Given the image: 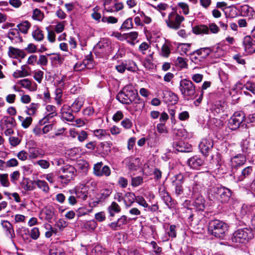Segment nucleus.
Wrapping results in <instances>:
<instances>
[{
	"mask_svg": "<svg viewBox=\"0 0 255 255\" xmlns=\"http://www.w3.org/2000/svg\"><path fill=\"white\" fill-rule=\"evenodd\" d=\"M138 96L137 92L132 85H127L117 96V99L121 103L129 105Z\"/></svg>",
	"mask_w": 255,
	"mask_h": 255,
	"instance_id": "nucleus-1",
	"label": "nucleus"
},
{
	"mask_svg": "<svg viewBox=\"0 0 255 255\" xmlns=\"http://www.w3.org/2000/svg\"><path fill=\"white\" fill-rule=\"evenodd\" d=\"M58 180L62 184L67 185L74 179L76 174V170L70 165H66L58 171Z\"/></svg>",
	"mask_w": 255,
	"mask_h": 255,
	"instance_id": "nucleus-2",
	"label": "nucleus"
},
{
	"mask_svg": "<svg viewBox=\"0 0 255 255\" xmlns=\"http://www.w3.org/2000/svg\"><path fill=\"white\" fill-rule=\"evenodd\" d=\"M227 229V225L219 220L211 221L208 226L209 232L217 238L223 237Z\"/></svg>",
	"mask_w": 255,
	"mask_h": 255,
	"instance_id": "nucleus-3",
	"label": "nucleus"
},
{
	"mask_svg": "<svg viewBox=\"0 0 255 255\" xmlns=\"http://www.w3.org/2000/svg\"><path fill=\"white\" fill-rule=\"evenodd\" d=\"M253 238L252 231L247 228L240 229L233 234L231 240L233 243L241 244H245Z\"/></svg>",
	"mask_w": 255,
	"mask_h": 255,
	"instance_id": "nucleus-4",
	"label": "nucleus"
},
{
	"mask_svg": "<svg viewBox=\"0 0 255 255\" xmlns=\"http://www.w3.org/2000/svg\"><path fill=\"white\" fill-rule=\"evenodd\" d=\"M211 52L209 48H201L197 49L190 54L192 62L198 65H201L205 59L209 56Z\"/></svg>",
	"mask_w": 255,
	"mask_h": 255,
	"instance_id": "nucleus-5",
	"label": "nucleus"
},
{
	"mask_svg": "<svg viewBox=\"0 0 255 255\" xmlns=\"http://www.w3.org/2000/svg\"><path fill=\"white\" fill-rule=\"evenodd\" d=\"M184 19L182 15L176 11H172L168 13V17L165 22L168 27L177 30L180 27L181 23Z\"/></svg>",
	"mask_w": 255,
	"mask_h": 255,
	"instance_id": "nucleus-6",
	"label": "nucleus"
},
{
	"mask_svg": "<svg viewBox=\"0 0 255 255\" xmlns=\"http://www.w3.org/2000/svg\"><path fill=\"white\" fill-rule=\"evenodd\" d=\"M210 193L211 195H216L217 199L222 203H227L232 195L230 189L223 186L213 187Z\"/></svg>",
	"mask_w": 255,
	"mask_h": 255,
	"instance_id": "nucleus-7",
	"label": "nucleus"
},
{
	"mask_svg": "<svg viewBox=\"0 0 255 255\" xmlns=\"http://www.w3.org/2000/svg\"><path fill=\"white\" fill-rule=\"evenodd\" d=\"M179 90L183 96L187 99L192 98L195 93V86L190 80L187 79L181 80Z\"/></svg>",
	"mask_w": 255,
	"mask_h": 255,
	"instance_id": "nucleus-8",
	"label": "nucleus"
},
{
	"mask_svg": "<svg viewBox=\"0 0 255 255\" xmlns=\"http://www.w3.org/2000/svg\"><path fill=\"white\" fill-rule=\"evenodd\" d=\"M245 120V114L242 111L236 112L228 120V127L233 130L237 129Z\"/></svg>",
	"mask_w": 255,
	"mask_h": 255,
	"instance_id": "nucleus-9",
	"label": "nucleus"
},
{
	"mask_svg": "<svg viewBox=\"0 0 255 255\" xmlns=\"http://www.w3.org/2000/svg\"><path fill=\"white\" fill-rule=\"evenodd\" d=\"M126 108V109L131 114H132L135 112L141 111L144 108L145 103L144 101L138 96Z\"/></svg>",
	"mask_w": 255,
	"mask_h": 255,
	"instance_id": "nucleus-10",
	"label": "nucleus"
},
{
	"mask_svg": "<svg viewBox=\"0 0 255 255\" xmlns=\"http://www.w3.org/2000/svg\"><path fill=\"white\" fill-rule=\"evenodd\" d=\"M172 184L175 187V194L177 196L180 195L183 193V188L182 184L183 183V176L179 174L175 175L172 178Z\"/></svg>",
	"mask_w": 255,
	"mask_h": 255,
	"instance_id": "nucleus-11",
	"label": "nucleus"
},
{
	"mask_svg": "<svg viewBox=\"0 0 255 255\" xmlns=\"http://www.w3.org/2000/svg\"><path fill=\"white\" fill-rule=\"evenodd\" d=\"M213 142L210 138L203 139L200 142L199 147L202 154L205 156L208 154L209 151L212 148Z\"/></svg>",
	"mask_w": 255,
	"mask_h": 255,
	"instance_id": "nucleus-12",
	"label": "nucleus"
},
{
	"mask_svg": "<svg viewBox=\"0 0 255 255\" xmlns=\"http://www.w3.org/2000/svg\"><path fill=\"white\" fill-rule=\"evenodd\" d=\"M243 44L247 53H253L255 52V41L250 36H246L244 38Z\"/></svg>",
	"mask_w": 255,
	"mask_h": 255,
	"instance_id": "nucleus-13",
	"label": "nucleus"
},
{
	"mask_svg": "<svg viewBox=\"0 0 255 255\" xmlns=\"http://www.w3.org/2000/svg\"><path fill=\"white\" fill-rule=\"evenodd\" d=\"M8 55L12 58H24L26 54L21 49L10 46L7 52Z\"/></svg>",
	"mask_w": 255,
	"mask_h": 255,
	"instance_id": "nucleus-14",
	"label": "nucleus"
},
{
	"mask_svg": "<svg viewBox=\"0 0 255 255\" xmlns=\"http://www.w3.org/2000/svg\"><path fill=\"white\" fill-rule=\"evenodd\" d=\"M17 84H19L23 88L28 90L30 91H35L37 88V85L35 82H31L28 79H24L19 80Z\"/></svg>",
	"mask_w": 255,
	"mask_h": 255,
	"instance_id": "nucleus-15",
	"label": "nucleus"
},
{
	"mask_svg": "<svg viewBox=\"0 0 255 255\" xmlns=\"http://www.w3.org/2000/svg\"><path fill=\"white\" fill-rule=\"evenodd\" d=\"M75 194L76 197L81 200H85L88 197V189L84 185H81L75 188Z\"/></svg>",
	"mask_w": 255,
	"mask_h": 255,
	"instance_id": "nucleus-16",
	"label": "nucleus"
},
{
	"mask_svg": "<svg viewBox=\"0 0 255 255\" xmlns=\"http://www.w3.org/2000/svg\"><path fill=\"white\" fill-rule=\"evenodd\" d=\"M188 165L192 168L198 169L204 163V160L196 155L189 158L188 160Z\"/></svg>",
	"mask_w": 255,
	"mask_h": 255,
	"instance_id": "nucleus-17",
	"label": "nucleus"
},
{
	"mask_svg": "<svg viewBox=\"0 0 255 255\" xmlns=\"http://www.w3.org/2000/svg\"><path fill=\"white\" fill-rule=\"evenodd\" d=\"M93 66L92 60L90 58L85 59L83 61L77 62L74 67V69L76 71H80L86 68H91Z\"/></svg>",
	"mask_w": 255,
	"mask_h": 255,
	"instance_id": "nucleus-18",
	"label": "nucleus"
},
{
	"mask_svg": "<svg viewBox=\"0 0 255 255\" xmlns=\"http://www.w3.org/2000/svg\"><path fill=\"white\" fill-rule=\"evenodd\" d=\"M7 37L13 42H19L22 40L19 31L16 28L10 29L7 33Z\"/></svg>",
	"mask_w": 255,
	"mask_h": 255,
	"instance_id": "nucleus-19",
	"label": "nucleus"
},
{
	"mask_svg": "<svg viewBox=\"0 0 255 255\" xmlns=\"http://www.w3.org/2000/svg\"><path fill=\"white\" fill-rule=\"evenodd\" d=\"M30 68L26 65H23L20 67V69L15 71L12 76L15 78L25 77L30 75L29 70Z\"/></svg>",
	"mask_w": 255,
	"mask_h": 255,
	"instance_id": "nucleus-20",
	"label": "nucleus"
},
{
	"mask_svg": "<svg viewBox=\"0 0 255 255\" xmlns=\"http://www.w3.org/2000/svg\"><path fill=\"white\" fill-rule=\"evenodd\" d=\"M84 103V99L82 97L77 98L71 105L72 112L77 113L79 112Z\"/></svg>",
	"mask_w": 255,
	"mask_h": 255,
	"instance_id": "nucleus-21",
	"label": "nucleus"
},
{
	"mask_svg": "<svg viewBox=\"0 0 255 255\" xmlns=\"http://www.w3.org/2000/svg\"><path fill=\"white\" fill-rule=\"evenodd\" d=\"M44 155V153L42 149L35 148L30 149L28 154V156L31 159L42 158Z\"/></svg>",
	"mask_w": 255,
	"mask_h": 255,
	"instance_id": "nucleus-22",
	"label": "nucleus"
},
{
	"mask_svg": "<svg viewBox=\"0 0 255 255\" xmlns=\"http://www.w3.org/2000/svg\"><path fill=\"white\" fill-rule=\"evenodd\" d=\"M97 226V224L94 220L83 221L81 224V227L88 231L94 230Z\"/></svg>",
	"mask_w": 255,
	"mask_h": 255,
	"instance_id": "nucleus-23",
	"label": "nucleus"
},
{
	"mask_svg": "<svg viewBox=\"0 0 255 255\" xmlns=\"http://www.w3.org/2000/svg\"><path fill=\"white\" fill-rule=\"evenodd\" d=\"M121 210L120 206L115 202H113L108 207V211L111 217H114L116 214L120 213Z\"/></svg>",
	"mask_w": 255,
	"mask_h": 255,
	"instance_id": "nucleus-24",
	"label": "nucleus"
},
{
	"mask_svg": "<svg viewBox=\"0 0 255 255\" xmlns=\"http://www.w3.org/2000/svg\"><path fill=\"white\" fill-rule=\"evenodd\" d=\"M159 195L165 204L167 206L169 205V203L171 202V198L168 193L164 187H161L159 190Z\"/></svg>",
	"mask_w": 255,
	"mask_h": 255,
	"instance_id": "nucleus-25",
	"label": "nucleus"
},
{
	"mask_svg": "<svg viewBox=\"0 0 255 255\" xmlns=\"http://www.w3.org/2000/svg\"><path fill=\"white\" fill-rule=\"evenodd\" d=\"M46 220L50 221L53 219L55 215L54 210L52 207H47L44 208L42 212Z\"/></svg>",
	"mask_w": 255,
	"mask_h": 255,
	"instance_id": "nucleus-26",
	"label": "nucleus"
},
{
	"mask_svg": "<svg viewBox=\"0 0 255 255\" xmlns=\"http://www.w3.org/2000/svg\"><path fill=\"white\" fill-rule=\"evenodd\" d=\"M1 225L3 228L9 234L10 238L14 237V233L12 225L9 222L7 221H3L1 223Z\"/></svg>",
	"mask_w": 255,
	"mask_h": 255,
	"instance_id": "nucleus-27",
	"label": "nucleus"
},
{
	"mask_svg": "<svg viewBox=\"0 0 255 255\" xmlns=\"http://www.w3.org/2000/svg\"><path fill=\"white\" fill-rule=\"evenodd\" d=\"M30 27L31 24L27 20L23 21L17 25V27L18 28V30L23 34L27 33Z\"/></svg>",
	"mask_w": 255,
	"mask_h": 255,
	"instance_id": "nucleus-28",
	"label": "nucleus"
},
{
	"mask_svg": "<svg viewBox=\"0 0 255 255\" xmlns=\"http://www.w3.org/2000/svg\"><path fill=\"white\" fill-rule=\"evenodd\" d=\"M14 119L11 118H7L5 121L6 125V128H7V129L4 131L5 135L8 136L13 133V131L11 127L14 126Z\"/></svg>",
	"mask_w": 255,
	"mask_h": 255,
	"instance_id": "nucleus-29",
	"label": "nucleus"
},
{
	"mask_svg": "<svg viewBox=\"0 0 255 255\" xmlns=\"http://www.w3.org/2000/svg\"><path fill=\"white\" fill-rule=\"evenodd\" d=\"M194 205L199 210H203L205 208V200L202 196L198 195L194 201Z\"/></svg>",
	"mask_w": 255,
	"mask_h": 255,
	"instance_id": "nucleus-30",
	"label": "nucleus"
},
{
	"mask_svg": "<svg viewBox=\"0 0 255 255\" xmlns=\"http://www.w3.org/2000/svg\"><path fill=\"white\" fill-rule=\"evenodd\" d=\"M165 98L167 102H169L171 104H175L178 100L177 96L172 92H167L165 95Z\"/></svg>",
	"mask_w": 255,
	"mask_h": 255,
	"instance_id": "nucleus-31",
	"label": "nucleus"
},
{
	"mask_svg": "<svg viewBox=\"0 0 255 255\" xmlns=\"http://www.w3.org/2000/svg\"><path fill=\"white\" fill-rule=\"evenodd\" d=\"M35 183L37 186L44 192L48 193L49 192V187L46 181L38 179L35 181Z\"/></svg>",
	"mask_w": 255,
	"mask_h": 255,
	"instance_id": "nucleus-32",
	"label": "nucleus"
},
{
	"mask_svg": "<svg viewBox=\"0 0 255 255\" xmlns=\"http://www.w3.org/2000/svg\"><path fill=\"white\" fill-rule=\"evenodd\" d=\"M94 135L99 139H103L110 136V133L105 129H99L93 131Z\"/></svg>",
	"mask_w": 255,
	"mask_h": 255,
	"instance_id": "nucleus-33",
	"label": "nucleus"
},
{
	"mask_svg": "<svg viewBox=\"0 0 255 255\" xmlns=\"http://www.w3.org/2000/svg\"><path fill=\"white\" fill-rule=\"evenodd\" d=\"M39 104L38 103H32L27 108L26 112L29 116H33L36 114L37 109L39 107Z\"/></svg>",
	"mask_w": 255,
	"mask_h": 255,
	"instance_id": "nucleus-34",
	"label": "nucleus"
},
{
	"mask_svg": "<svg viewBox=\"0 0 255 255\" xmlns=\"http://www.w3.org/2000/svg\"><path fill=\"white\" fill-rule=\"evenodd\" d=\"M61 115L62 118L67 121L71 122L74 119V117L71 112L66 111L64 107H63L61 109Z\"/></svg>",
	"mask_w": 255,
	"mask_h": 255,
	"instance_id": "nucleus-35",
	"label": "nucleus"
},
{
	"mask_svg": "<svg viewBox=\"0 0 255 255\" xmlns=\"http://www.w3.org/2000/svg\"><path fill=\"white\" fill-rule=\"evenodd\" d=\"M32 35L33 38L37 41L43 40L44 37L43 31L38 27L36 28L35 30L33 31Z\"/></svg>",
	"mask_w": 255,
	"mask_h": 255,
	"instance_id": "nucleus-36",
	"label": "nucleus"
},
{
	"mask_svg": "<svg viewBox=\"0 0 255 255\" xmlns=\"http://www.w3.org/2000/svg\"><path fill=\"white\" fill-rule=\"evenodd\" d=\"M195 33L196 34H208L209 28L208 26L206 25H201L195 27L194 29Z\"/></svg>",
	"mask_w": 255,
	"mask_h": 255,
	"instance_id": "nucleus-37",
	"label": "nucleus"
},
{
	"mask_svg": "<svg viewBox=\"0 0 255 255\" xmlns=\"http://www.w3.org/2000/svg\"><path fill=\"white\" fill-rule=\"evenodd\" d=\"M253 171V169L251 166H248L244 168L242 172V174L239 177L238 180L242 181L245 178L248 177Z\"/></svg>",
	"mask_w": 255,
	"mask_h": 255,
	"instance_id": "nucleus-38",
	"label": "nucleus"
},
{
	"mask_svg": "<svg viewBox=\"0 0 255 255\" xmlns=\"http://www.w3.org/2000/svg\"><path fill=\"white\" fill-rule=\"evenodd\" d=\"M19 120L21 122V126L25 128H27L31 124L32 119L31 117L24 118L22 116H18Z\"/></svg>",
	"mask_w": 255,
	"mask_h": 255,
	"instance_id": "nucleus-39",
	"label": "nucleus"
},
{
	"mask_svg": "<svg viewBox=\"0 0 255 255\" xmlns=\"http://www.w3.org/2000/svg\"><path fill=\"white\" fill-rule=\"evenodd\" d=\"M56 116L57 115L45 113L44 117L39 121V123L40 125H43L47 123H50L52 119Z\"/></svg>",
	"mask_w": 255,
	"mask_h": 255,
	"instance_id": "nucleus-40",
	"label": "nucleus"
},
{
	"mask_svg": "<svg viewBox=\"0 0 255 255\" xmlns=\"http://www.w3.org/2000/svg\"><path fill=\"white\" fill-rule=\"evenodd\" d=\"M32 17L34 20L41 21L44 18V13L40 9L35 8L33 11Z\"/></svg>",
	"mask_w": 255,
	"mask_h": 255,
	"instance_id": "nucleus-41",
	"label": "nucleus"
},
{
	"mask_svg": "<svg viewBox=\"0 0 255 255\" xmlns=\"http://www.w3.org/2000/svg\"><path fill=\"white\" fill-rule=\"evenodd\" d=\"M234 162L238 165H242L246 161V157L243 154H239L233 158Z\"/></svg>",
	"mask_w": 255,
	"mask_h": 255,
	"instance_id": "nucleus-42",
	"label": "nucleus"
},
{
	"mask_svg": "<svg viewBox=\"0 0 255 255\" xmlns=\"http://www.w3.org/2000/svg\"><path fill=\"white\" fill-rule=\"evenodd\" d=\"M62 89L60 88H57L55 91V100L58 105H60L62 103Z\"/></svg>",
	"mask_w": 255,
	"mask_h": 255,
	"instance_id": "nucleus-43",
	"label": "nucleus"
},
{
	"mask_svg": "<svg viewBox=\"0 0 255 255\" xmlns=\"http://www.w3.org/2000/svg\"><path fill=\"white\" fill-rule=\"evenodd\" d=\"M100 8L98 6H96L93 9V12L91 14V16L94 20L100 21L102 18L101 13L99 12Z\"/></svg>",
	"mask_w": 255,
	"mask_h": 255,
	"instance_id": "nucleus-44",
	"label": "nucleus"
},
{
	"mask_svg": "<svg viewBox=\"0 0 255 255\" xmlns=\"http://www.w3.org/2000/svg\"><path fill=\"white\" fill-rule=\"evenodd\" d=\"M109 41L108 40L104 39L99 42L96 45V48L103 49L102 51H106L107 49H109Z\"/></svg>",
	"mask_w": 255,
	"mask_h": 255,
	"instance_id": "nucleus-45",
	"label": "nucleus"
},
{
	"mask_svg": "<svg viewBox=\"0 0 255 255\" xmlns=\"http://www.w3.org/2000/svg\"><path fill=\"white\" fill-rule=\"evenodd\" d=\"M0 183L3 187H8L9 182L8 180V174H0Z\"/></svg>",
	"mask_w": 255,
	"mask_h": 255,
	"instance_id": "nucleus-46",
	"label": "nucleus"
},
{
	"mask_svg": "<svg viewBox=\"0 0 255 255\" xmlns=\"http://www.w3.org/2000/svg\"><path fill=\"white\" fill-rule=\"evenodd\" d=\"M44 73L40 70H35L33 72V78L38 83H40L43 78Z\"/></svg>",
	"mask_w": 255,
	"mask_h": 255,
	"instance_id": "nucleus-47",
	"label": "nucleus"
},
{
	"mask_svg": "<svg viewBox=\"0 0 255 255\" xmlns=\"http://www.w3.org/2000/svg\"><path fill=\"white\" fill-rule=\"evenodd\" d=\"M114 1L115 0H104V5L105 7V9L107 11H114V9L113 7H112Z\"/></svg>",
	"mask_w": 255,
	"mask_h": 255,
	"instance_id": "nucleus-48",
	"label": "nucleus"
},
{
	"mask_svg": "<svg viewBox=\"0 0 255 255\" xmlns=\"http://www.w3.org/2000/svg\"><path fill=\"white\" fill-rule=\"evenodd\" d=\"M177 6L182 9L184 14L187 15L189 13V7L187 3L180 2L177 3Z\"/></svg>",
	"mask_w": 255,
	"mask_h": 255,
	"instance_id": "nucleus-49",
	"label": "nucleus"
},
{
	"mask_svg": "<svg viewBox=\"0 0 255 255\" xmlns=\"http://www.w3.org/2000/svg\"><path fill=\"white\" fill-rule=\"evenodd\" d=\"M111 174V169L110 167L107 165H105L101 169L100 174L99 173L98 176L101 177L103 176H109Z\"/></svg>",
	"mask_w": 255,
	"mask_h": 255,
	"instance_id": "nucleus-50",
	"label": "nucleus"
},
{
	"mask_svg": "<svg viewBox=\"0 0 255 255\" xmlns=\"http://www.w3.org/2000/svg\"><path fill=\"white\" fill-rule=\"evenodd\" d=\"M30 236L34 240L38 239L40 236L39 229L37 227L33 228L30 231Z\"/></svg>",
	"mask_w": 255,
	"mask_h": 255,
	"instance_id": "nucleus-51",
	"label": "nucleus"
},
{
	"mask_svg": "<svg viewBox=\"0 0 255 255\" xmlns=\"http://www.w3.org/2000/svg\"><path fill=\"white\" fill-rule=\"evenodd\" d=\"M170 53V49L169 45L165 43L161 47V55L165 57H168Z\"/></svg>",
	"mask_w": 255,
	"mask_h": 255,
	"instance_id": "nucleus-52",
	"label": "nucleus"
},
{
	"mask_svg": "<svg viewBox=\"0 0 255 255\" xmlns=\"http://www.w3.org/2000/svg\"><path fill=\"white\" fill-rule=\"evenodd\" d=\"M125 66H126V69L128 71H134L136 68L135 63L131 61L128 60L124 62Z\"/></svg>",
	"mask_w": 255,
	"mask_h": 255,
	"instance_id": "nucleus-53",
	"label": "nucleus"
},
{
	"mask_svg": "<svg viewBox=\"0 0 255 255\" xmlns=\"http://www.w3.org/2000/svg\"><path fill=\"white\" fill-rule=\"evenodd\" d=\"M143 182V178L141 176L132 177L131 185L133 187L140 185Z\"/></svg>",
	"mask_w": 255,
	"mask_h": 255,
	"instance_id": "nucleus-54",
	"label": "nucleus"
},
{
	"mask_svg": "<svg viewBox=\"0 0 255 255\" xmlns=\"http://www.w3.org/2000/svg\"><path fill=\"white\" fill-rule=\"evenodd\" d=\"M136 196L134 194L131 192H128L125 194V200L128 201L129 203V206L134 203Z\"/></svg>",
	"mask_w": 255,
	"mask_h": 255,
	"instance_id": "nucleus-55",
	"label": "nucleus"
},
{
	"mask_svg": "<svg viewBox=\"0 0 255 255\" xmlns=\"http://www.w3.org/2000/svg\"><path fill=\"white\" fill-rule=\"evenodd\" d=\"M47 30V39L51 43H54L56 41V35L55 32L49 30L48 27H46Z\"/></svg>",
	"mask_w": 255,
	"mask_h": 255,
	"instance_id": "nucleus-56",
	"label": "nucleus"
},
{
	"mask_svg": "<svg viewBox=\"0 0 255 255\" xmlns=\"http://www.w3.org/2000/svg\"><path fill=\"white\" fill-rule=\"evenodd\" d=\"M36 164L38 165L42 169H48L50 167V163L44 159H40L36 161Z\"/></svg>",
	"mask_w": 255,
	"mask_h": 255,
	"instance_id": "nucleus-57",
	"label": "nucleus"
},
{
	"mask_svg": "<svg viewBox=\"0 0 255 255\" xmlns=\"http://www.w3.org/2000/svg\"><path fill=\"white\" fill-rule=\"evenodd\" d=\"M135 201L139 205L142 206L144 208L148 207V205L147 203L144 198L141 196H138L135 197Z\"/></svg>",
	"mask_w": 255,
	"mask_h": 255,
	"instance_id": "nucleus-58",
	"label": "nucleus"
},
{
	"mask_svg": "<svg viewBox=\"0 0 255 255\" xmlns=\"http://www.w3.org/2000/svg\"><path fill=\"white\" fill-rule=\"evenodd\" d=\"M133 24L132 21V18H128L127 19H126L124 23H123L121 28L122 29H129L132 27Z\"/></svg>",
	"mask_w": 255,
	"mask_h": 255,
	"instance_id": "nucleus-59",
	"label": "nucleus"
},
{
	"mask_svg": "<svg viewBox=\"0 0 255 255\" xmlns=\"http://www.w3.org/2000/svg\"><path fill=\"white\" fill-rule=\"evenodd\" d=\"M154 7L158 12H162V11H167L169 9V5L166 3H160Z\"/></svg>",
	"mask_w": 255,
	"mask_h": 255,
	"instance_id": "nucleus-60",
	"label": "nucleus"
},
{
	"mask_svg": "<svg viewBox=\"0 0 255 255\" xmlns=\"http://www.w3.org/2000/svg\"><path fill=\"white\" fill-rule=\"evenodd\" d=\"M224 107L220 104L215 105L213 107V112L215 114H220L223 113Z\"/></svg>",
	"mask_w": 255,
	"mask_h": 255,
	"instance_id": "nucleus-61",
	"label": "nucleus"
},
{
	"mask_svg": "<svg viewBox=\"0 0 255 255\" xmlns=\"http://www.w3.org/2000/svg\"><path fill=\"white\" fill-rule=\"evenodd\" d=\"M121 125L126 129H129L132 126V123L130 119L125 118L121 122Z\"/></svg>",
	"mask_w": 255,
	"mask_h": 255,
	"instance_id": "nucleus-62",
	"label": "nucleus"
},
{
	"mask_svg": "<svg viewBox=\"0 0 255 255\" xmlns=\"http://www.w3.org/2000/svg\"><path fill=\"white\" fill-rule=\"evenodd\" d=\"M209 31H210L211 33L216 34L219 32L220 30L219 27L215 23H211L208 26Z\"/></svg>",
	"mask_w": 255,
	"mask_h": 255,
	"instance_id": "nucleus-63",
	"label": "nucleus"
},
{
	"mask_svg": "<svg viewBox=\"0 0 255 255\" xmlns=\"http://www.w3.org/2000/svg\"><path fill=\"white\" fill-rule=\"evenodd\" d=\"M246 89L255 94V82H248L245 85Z\"/></svg>",
	"mask_w": 255,
	"mask_h": 255,
	"instance_id": "nucleus-64",
	"label": "nucleus"
}]
</instances>
